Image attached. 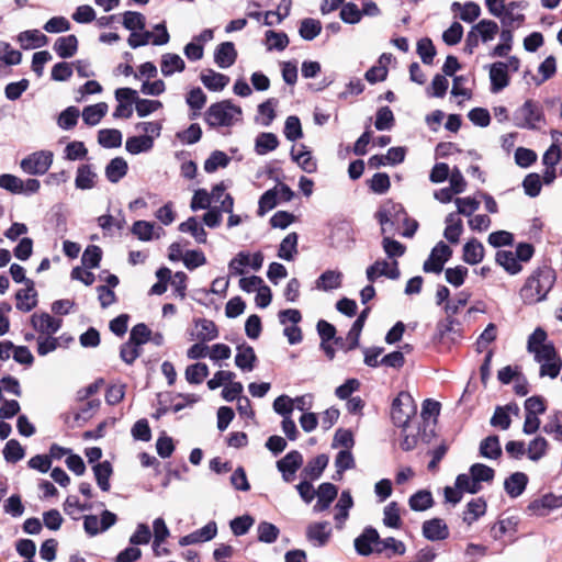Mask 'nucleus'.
<instances>
[{
    "mask_svg": "<svg viewBox=\"0 0 562 562\" xmlns=\"http://www.w3.org/2000/svg\"><path fill=\"white\" fill-rule=\"evenodd\" d=\"M528 352L533 355L535 361L540 364V376L555 379L562 369V359L557 352L554 345L548 341L544 329L538 327L528 337Z\"/></svg>",
    "mask_w": 562,
    "mask_h": 562,
    "instance_id": "obj_1",
    "label": "nucleus"
},
{
    "mask_svg": "<svg viewBox=\"0 0 562 562\" xmlns=\"http://www.w3.org/2000/svg\"><path fill=\"white\" fill-rule=\"evenodd\" d=\"M555 279V271L552 268L543 266L536 269L520 289V299L528 305L544 301L552 290Z\"/></svg>",
    "mask_w": 562,
    "mask_h": 562,
    "instance_id": "obj_2",
    "label": "nucleus"
},
{
    "mask_svg": "<svg viewBox=\"0 0 562 562\" xmlns=\"http://www.w3.org/2000/svg\"><path fill=\"white\" fill-rule=\"evenodd\" d=\"M241 115L239 106L224 100L212 104L205 112V121L210 126H229Z\"/></svg>",
    "mask_w": 562,
    "mask_h": 562,
    "instance_id": "obj_3",
    "label": "nucleus"
},
{
    "mask_svg": "<svg viewBox=\"0 0 562 562\" xmlns=\"http://www.w3.org/2000/svg\"><path fill=\"white\" fill-rule=\"evenodd\" d=\"M417 406L413 396L408 392H400L393 400L391 407V418L395 426L406 431L409 420L416 415Z\"/></svg>",
    "mask_w": 562,
    "mask_h": 562,
    "instance_id": "obj_4",
    "label": "nucleus"
},
{
    "mask_svg": "<svg viewBox=\"0 0 562 562\" xmlns=\"http://www.w3.org/2000/svg\"><path fill=\"white\" fill-rule=\"evenodd\" d=\"M514 124L520 128L536 130L544 122L541 105L533 100H526L513 116Z\"/></svg>",
    "mask_w": 562,
    "mask_h": 562,
    "instance_id": "obj_5",
    "label": "nucleus"
},
{
    "mask_svg": "<svg viewBox=\"0 0 562 562\" xmlns=\"http://www.w3.org/2000/svg\"><path fill=\"white\" fill-rule=\"evenodd\" d=\"M53 160V151L38 150L23 158L20 162V167L27 175L42 176L48 171Z\"/></svg>",
    "mask_w": 562,
    "mask_h": 562,
    "instance_id": "obj_6",
    "label": "nucleus"
},
{
    "mask_svg": "<svg viewBox=\"0 0 562 562\" xmlns=\"http://www.w3.org/2000/svg\"><path fill=\"white\" fill-rule=\"evenodd\" d=\"M154 30H160L159 34H154V32L144 31L143 32H132L127 43L132 48H137L139 46L147 45L151 43L154 45H165L169 42L170 35L167 31L165 23H159L155 25Z\"/></svg>",
    "mask_w": 562,
    "mask_h": 562,
    "instance_id": "obj_7",
    "label": "nucleus"
},
{
    "mask_svg": "<svg viewBox=\"0 0 562 562\" xmlns=\"http://www.w3.org/2000/svg\"><path fill=\"white\" fill-rule=\"evenodd\" d=\"M263 263V255L257 251L252 255L246 251H239L228 263L231 274L241 276L245 273V268L250 267L252 270L258 271Z\"/></svg>",
    "mask_w": 562,
    "mask_h": 562,
    "instance_id": "obj_8",
    "label": "nucleus"
},
{
    "mask_svg": "<svg viewBox=\"0 0 562 562\" xmlns=\"http://www.w3.org/2000/svg\"><path fill=\"white\" fill-rule=\"evenodd\" d=\"M526 8L527 2L525 1H509L497 19L502 26L518 29L526 21V15L522 12Z\"/></svg>",
    "mask_w": 562,
    "mask_h": 562,
    "instance_id": "obj_9",
    "label": "nucleus"
},
{
    "mask_svg": "<svg viewBox=\"0 0 562 562\" xmlns=\"http://www.w3.org/2000/svg\"><path fill=\"white\" fill-rule=\"evenodd\" d=\"M190 340L209 342L218 337V329L215 323L207 318H196L188 331Z\"/></svg>",
    "mask_w": 562,
    "mask_h": 562,
    "instance_id": "obj_10",
    "label": "nucleus"
},
{
    "mask_svg": "<svg viewBox=\"0 0 562 562\" xmlns=\"http://www.w3.org/2000/svg\"><path fill=\"white\" fill-rule=\"evenodd\" d=\"M452 256V249L445 244L439 241L431 250L429 258L424 262L425 272L439 273L443 270V265Z\"/></svg>",
    "mask_w": 562,
    "mask_h": 562,
    "instance_id": "obj_11",
    "label": "nucleus"
},
{
    "mask_svg": "<svg viewBox=\"0 0 562 562\" xmlns=\"http://www.w3.org/2000/svg\"><path fill=\"white\" fill-rule=\"evenodd\" d=\"M367 279L373 283L380 277H386L392 280L400 278L398 262L393 260L387 262L386 260H376L373 265L369 266L366 271Z\"/></svg>",
    "mask_w": 562,
    "mask_h": 562,
    "instance_id": "obj_12",
    "label": "nucleus"
},
{
    "mask_svg": "<svg viewBox=\"0 0 562 562\" xmlns=\"http://www.w3.org/2000/svg\"><path fill=\"white\" fill-rule=\"evenodd\" d=\"M562 507V495L546 494L528 505V510L536 516H547Z\"/></svg>",
    "mask_w": 562,
    "mask_h": 562,
    "instance_id": "obj_13",
    "label": "nucleus"
},
{
    "mask_svg": "<svg viewBox=\"0 0 562 562\" xmlns=\"http://www.w3.org/2000/svg\"><path fill=\"white\" fill-rule=\"evenodd\" d=\"M376 547H379V532L373 527H366L355 539V549L360 555L368 557L375 553Z\"/></svg>",
    "mask_w": 562,
    "mask_h": 562,
    "instance_id": "obj_14",
    "label": "nucleus"
},
{
    "mask_svg": "<svg viewBox=\"0 0 562 562\" xmlns=\"http://www.w3.org/2000/svg\"><path fill=\"white\" fill-rule=\"evenodd\" d=\"M33 328L41 335H54L61 327V319L48 313L33 314L31 317Z\"/></svg>",
    "mask_w": 562,
    "mask_h": 562,
    "instance_id": "obj_15",
    "label": "nucleus"
},
{
    "mask_svg": "<svg viewBox=\"0 0 562 562\" xmlns=\"http://www.w3.org/2000/svg\"><path fill=\"white\" fill-rule=\"evenodd\" d=\"M25 286L15 294L16 308L23 312L32 311L37 304V293L33 280H27Z\"/></svg>",
    "mask_w": 562,
    "mask_h": 562,
    "instance_id": "obj_16",
    "label": "nucleus"
},
{
    "mask_svg": "<svg viewBox=\"0 0 562 562\" xmlns=\"http://www.w3.org/2000/svg\"><path fill=\"white\" fill-rule=\"evenodd\" d=\"M423 536L430 541L445 540L449 537V528L443 519L432 518L424 521Z\"/></svg>",
    "mask_w": 562,
    "mask_h": 562,
    "instance_id": "obj_17",
    "label": "nucleus"
},
{
    "mask_svg": "<svg viewBox=\"0 0 562 562\" xmlns=\"http://www.w3.org/2000/svg\"><path fill=\"white\" fill-rule=\"evenodd\" d=\"M330 535L331 528L327 521L313 522L306 530L307 539L317 547L325 546L329 540Z\"/></svg>",
    "mask_w": 562,
    "mask_h": 562,
    "instance_id": "obj_18",
    "label": "nucleus"
},
{
    "mask_svg": "<svg viewBox=\"0 0 562 562\" xmlns=\"http://www.w3.org/2000/svg\"><path fill=\"white\" fill-rule=\"evenodd\" d=\"M337 494L338 488L334 484L322 483L315 494V496H317V502L313 507L314 512L321 513L326 510L336 498Z\"/></svg>",
    "mask_w": 562,
    "mask_h": 562,
    "instance_id": "obj_19",
    "label": "nucleus"
},
{
    "mask_svg": "<svg viewBox=\"0 0 562 562\" xmlns=\"http://www.w3.org/2000/svg\"><path fill=\"white\" fill-rule=\"evenodd\" d=\"M353 506V499L349 491H342L337 504L335 505V522L338 529L344 528L348 517L349 510Z\"/></svg>",
    "mask_w": 562,
    "mask_h": 562,
    "instance_id": "obj_20",
    "label": "nucleus"
},
{
    "mask_svg": "<svg viewBox=\"0 0 562 562\" xmlns=\"http://www.w3.org/2000/svg\"><path fill=\"white\" fill-rule=\"evenodd\" d=\"M406 552V546L403 541L393 537L381 539L379 537V547L375 548V553L385 554L387 558L402 557Z\"/></svg>",
    "mask_w": 562,
    "mask_h": 562,
    "instance_id": "obj_21",
    "label": "nucleus"
},
{
    "mask_svg": "<svg viewBox=\"0 0 562 562\" xmlns=\"http://www.w3.org/2000/svg\"><path fill=\"white\" fill-rule=\"evenodd\" d=\"M404 213L403 207L400 204H395L392 202L383 204L376 213V218L381 225L382 234L387 232V225H394L395 217L400 214Z\"/></svg>",
    "mask_w": 562,
    "mask_h": 562,
    "instance_id": "obj_22",
    "label": "nucleus"
},
{
    "mask_svg": "<svg viewBox=\"0 0 562 562\" xmlns=\"http://www.w3.org/2000/svg\"><path fill=\"white\" fill-rule=\"evenodd\" d=\"M291 157L305 172L313 173L317 170V161L312 153L306 149V146L301 145L299 149L293 147L291 149Z\"/></svg>",
    "mask_w": 562,
    "mask_h": 562,
    "instance_id": "obj_23",
    "label": "nucleus"
},
{
    "mask_svg": "<svg viewBox=\"0 0 562 562\" xmlns=\"http://www.w3.org/2000/svg\"><path fill=\"white\" fill-rule=\"evenodd\" d=\"M237 58V52L232 42L220 44L214 53V60L220 68L231 67Z\"/></svg>",
    "mask_w": 562,
    "mask_h": 562,
    "instance_id": "obj_24",
    "label": "nucleus"
},
{
    "mask_svg": "<svg viewBox=\"0 0 562 562\" xmlns=\"http://www.w3.org/2000/svg\"><path fill=\"white\" fill-rule=\"evenodd\" d=\"M186 69V63L178 54L166 53L161 55L160 71L165 77H170L176 72H182Z\"/></svg>",
    "mask_w": 562,
    "mask_h": 562,
    "instance_id": "obj_25",
    "label": "nucleus"
},
{
    "mask_svg": "<svg viewBox=\"0 0 562 562\" xmlns=\"http://www.w3.org/2000/svg\"><path fill=\"white\" fill-rule=\"evenodd\" d=\"M98 175L91 165H80L77 168L75 186L79 190H90L97 184Z\"/></svg>",
    "mask_w": 562,
    "mask_h": 562,
    "instance_id": "obj_26",
    "label": "nucleus"
},
{
    "mask_svg": "<svg viewBox=\"0 0 562 562\" xmlns=\"http://www.w3.org/2000/svg\"><path fill=\"white\" fill-rule=\"evenodd\" d=\"M445 238L451 244H458L463 233V222L457 213H449L445 218Z\"/></svg>",
    "mask_w": 562,
    "mask_h": 562,
    "instance_id": "obj_27",
    "label": "nucleus"
},
{
    "mask_svg": "<svg viewBox=\"0 0 562 562\" xmlns=\"http://www.w3.org/2000/svg\"><path fill=\"white\" fill-rule=\"evenodd\" d=\"M18 41L22 48L31 49L46 45L48 38L38 30H29L20 33L18 36Z\"/></svg>",
    "mask_w": 562,
    "mask_h": 562,
    "instance_id": "obj_28",
    "label": "nucleus"
},
{
    "mask_svg": "<svg viewBox=\"0 0 562 562\" xmlns=\"http://www.w3.org/2000/svg\"><path fill=\"white\" fill-rule=\"evenodd\" d=\"M490 79L493 92H498L508 86L509 78L503 61L491 65Z\"/></svg>",
    "mask_w": 562,
    "mask_h": 562,
    "instance_id": "obj_29",
    "label": "nucleus"
},
{
    "mask_svg": "<svg viewBox=\"0 0 562 562\" xmlns=\"http://www.w3.org/2000/svg\"><path fill=\"white\" fill-rule=\"evenodd\" d=\"M528 483V476L522 472H515L504 482V488L510 497L522 494Z\"/></svg>",
    "mask_w": 562,
    "mask_h": 562,
    "instance_id": "obj_30",
    "label": "nucleus"
},
{
    "mask_svg": "<svg viewBox=\"0 0 562 562\" xmlns=\"http://www.w3.org/2000/svg\"><path fill=\"white\" fill-rule=\"evenodd\" d=\"M78 49V40L75 35L58 37L54 44V50L60 58L72 57Z\"/></svg>",
    "mask_w": 562,
    "mask_h": 562,
    "instance_id": "obj_31",
    "label": "nucleus"
},
{
    "mask_svg": "<svg viewBox=\"0 0 562 562\" xmlns=\"http://www.w3.org/2000/svg\"><path fill=\"white\" fill-rule=\"evenodd\" d=\"M485 501L481 497L473 498L467 504L462 519L468 526H471L474 521L482 517L485 514Z\"/></svg>",
    "mask_w": 562,
    "mask_h": 562,
    "instance_id": "obj_32",
    "label": "nucleus"
},
{
    "mask_svg": "<svg viewBox=\"0 0 562 562\" xmlns=\"http://www.w3.org/2000/svg\"><path fill=\"white\" fill-rule=\"evenodd\" d=\"M109 106L105 102H99L93 105H88L82 110V120L89 126H94L108 113Z\"/></svg>",
    "mask_w": 562,
    "mask_h": 562,
    "instance_id": "obj_33",
    "label": "nucleus"
},
{
    "mask_svg": "<svg viewBox=\"0 0 562 562\" xmlns=\"http://www.w3.org/2000/svg\"><path fill=\"white\" fill-rule=\"evenodd\" d=\"M483 258L484 247L479 240L473 238L465 243L462 256L464 262L469 265H477L483 260Z\"/></svg>",
    "mask_w": 562,
    "mask_h": 562,
    "instance_id": "obj_34",
    "label": "nucleus"
},
{
    "mask_svg": "<svg viewBox=\"0 0 562 562\" xmlns=\"http://www.w3.org/2000/svg\"><path fill=\"white\" fill-rule=\"evenodd\" d=\"M328 461L329 459L326 454H318L307 463L302 472V475L311 481L317 480L327 467Z\"/></svg>",
    "mask_w": 562,
    "mask_h": 562,
    "instance_id": "obj_35",
    "label": "nucleus"
},
{
    "mask_svg": "<svg viewBox=\"0 0 562 562\" xmlns=\"http://www.w3.org/2000/svg\"><path fill=\"white\" fill-rule=\"evenodd\" d=\"M127 162L122 157L113 158L105 167V176L112 183L119 182L127 172Z\"/></svg>",
    "mask_w": 562,
    "mask_h": 562,
    "instance_id": "obj_36",
    "label": "nucleus"
},
{
    "mask_svg": "<svg viewBox=\"0 0 562 562\" xmlns=\"http://www.w3.org/2000/svg\"><path fill=\"white\" fill-rule=\"evenodd\" d=\"M179 231L182 233H189L199 244H205L207 238V233L204 227L199 223L195 217H189L186 222H182L179 225Z\"/></svg>",
    "mask_w": 562,
    "mask_h": 562,
    "instance_id": "obj_37",
    "label": "nucleus"
},
{
    "mask_svg": "<svg viewBox=\"0 0 562 562\" xmlns=\"http://www.w3.org/2000/svg\"><path fill=\"white\" fill-rule=\"evenodd\" d=\"M201 81L207 89L221 91L228 85L229 78L210 69L201 75Z\"/></svg>",
    "mask_w": 562,
    "mask_h": 562,
    "instance_id": "obj_38",
    "label": "nucleus"
},
{
    "mask_svg": "<svg viewBox=\"0 0 562 562\" xmlns=\"http://www.w3.org/2000/svg\"><path fill=\"white\" fill-rule=\"evenodd\" d=\"M342 273L336 270H326L316 280V288L323 291L338 289L341 285Z\"/></svg>",
    "mask_w": 562,
    "mask_h": 562,
    "instance_id": "obj_39",
    "label": "nucleus"
},
{
    "mask_svg": "<svg viewBox=\"0 0 562 562\" xmlns=\"http://www.w3.org/2000/svg\"><path fill=\"white\" fill-rule=\"evenodd\" d=\"M496 262L503 267L509 274H517L522 267L518 262L516 255L509 250H499L496 252Z\"/></svg>",
    "mask_w": 562,
    "mask_h": 562,
    "instance_id": "obj_40",
    "label": "nucleus"
},
{
    "mask_svg": "<svg viewBox=\"0 0 562 562\" xmlns=\"http://www.w3.org/2000/svg\"><path fill=\"white\" fill-rule=\"evenodd\" d=\"M549 442L542 436L535 437L526 448L529 460L537 462L541 460L548 452Z\"/></svg>",
    "mask_w": 562,
    "mask_h": 562,
    "instance_id": "obj_41",
    "label": "nucleus"
},
{
    "mask_svg": "<svg viewBox=\"0 0 562 562\" xmlns=\"http://www.w3.org/2000/svg\"><path fill=\"white\" fill-rule=\"evenodd\" d=\"M292 0H281L277 11H267L265 13L263 24L268 26L280 24L290 14Z\"/></svg>",
    "mask_w": 562,
    "mask_h": 562,
    "instance_id": "obj_42",
    "label": "nucleus"
},
{
    "mask_svg": "<svg viewBox=\"0 0 562 562\" xmlns=\"http://www.w3.org/2000/svg\"><path fill=\"white\" fill-rule=\"evenodd\" d=\"M256 360L257 357L252 347L246 346L238 348V352L235 357V363L240 370L247 372L252 371Z\"/></svg>",
    "mask_w": 562,
    "mask_h": 562,
    "instance_id": "obj_43",
    "label": "nucleus"
},
{
    "mask_svg": "<svg viewBox=\"0 0 562 562\" xmlns=\"http://www.w3.org/2000/svg\"><path fill=\"white\" fill-rule=\"evenodd\" d=\"M297 239L296 233L288 234L279 246L278 256L288 261L293 260L297 254Z\"/></svg>",
    "mask_w": 562,
    "mask_h": 562,
    "instance_id": "obj_44",
    "label": "nucleus"
},
{
    "mask_svg": "<svg viewBox=\"0 0 562 562\" xmlns=\"http://www.w3.org/2000/svg\"><path fill=\"white\" fill-rule=\"evenodd\" d=\"M279 146V139L273 133H260L255 140V150L258 155H266Z\"/></svg>",
    "mask_w": 562,
    "mask_h": 562,
    "instance_id": "obj_45",
    "label": "nucleus"
},
{
    "mask_svg": "<svg viewBox=\"0 0 562 562\" xmlns=\"http://www.w3.org/2000/svg\"><path fill=\"white\" fill-rule=\"evenodd\" d=\"M98 143L104 148H117L122 145V133L116 128L100 130Z\"/></svg>",
    "mask_w": 562,
    "mask_h": 562,
    "instance_id": "obj_46",
    "label": "nucleus"
},
{
    "mask_svg": "<svg viewBox=\"0 0 562 562\" xmlns=\"http://www.w3.org/2000/svg\"><path fill=\"white\" fill-rule=\"evenodd\" d=\"M154 146L151 137L132 136L126 139L125 148L132 155L149 151Z\"/></svg>",
    "mask_w": 562,
    "mask_h": 562,
    "instance_id": "obj_47",
    "label": "nucleus"
},
{
    "mask_svg": "<svg viewBox=\"0 0 562 562\" xmlns=\"http://www.w3.org/2000/svg\"><path fill=\"white\" fill-rule=\"evenodd\" d=\"M473 29L479 34L483 43L493 41L499 31L498 24L493 20H481L476 23Z\"/></svg>",
    "mask_w": 562,
    "mask_h": 562,
    "instance_id": "obj_48",
    "label": "nucleus"
},
{
    "mask_svg": "<svg viewBox=\"0 0 562 562\" xmlns=\"http://www.w3.org/2000/svg\"><path fill=\"white\" fill-rule=\"evenodd\" d=\"M480 454L486 459H497L502 454V448L497 436H488L480 443Z\"/></svg>",
    "mask_w": 562,
    "mask_h": 562,
    "instance_id": "obj_49",
    "label": "nucleus"
},
{
    "mask_svg": "<svg viewBox=\"0 0 562 562\" xmlns=\"http://www.w3.org/2000/svg\"><path fill=\"white\" fill-rule=\"evenodd\" d=\"M384 526L400 529L402 526L401 509L396 502L389 503L383 509Z\"/></svg>",
    "mask_w": 562,
    "mask_h": 562,
    "instance_id": "obj_50",
    "label": "nucleus"
},
{
    "mask_svg": "<svg viewBox=\"0 0 562 562\" xmlns=\"http://www.w3.org/2000/svg\"><path fill=\"white\" fill-rule=\"evenodd\" d=\"M434 504L432 495L429 491L422 490L413 494L408 499L412 510L423 512L430 508Z\"/></svg>",
    "mask_w": 562,
    "mask_h": 562,
    "instance_id": "obj_51",
    "label": "nucleus"
},
{
    "mask_svg": "<svg viewBox=\"0 0 562 562\" xmlns=\"http://www.w3.org/2000/svg\"><path fill=\"white\" fill-rule=\"evenodd\" d=\"M302 464L303 456L299 451L292 450L277 462V468L286 472H296Z\"/></svg>",
    "mask_w": 562,
    "mask_h": 562,
    "instance_id": "obj_52",
    "label": "nucleus"
},
{
    "mask_svg": "<svg viewBox=\"0 0 562 562\" xmlns=\"http://www.w3.org/2000/svg\"><path fill=\"white\" fill-rule=\"evenodd\" d=\"M322 23L318 20L306 18L301 21L299 33L305 41H312L321 34Z\"/></svg>",
    "mask_w": 562,
    "mask_h": 562,
    "instance_id": "obj_53",
    "label": "nucleus"
},
{
    "mask_svg": "<svg viewBox=\"0 0 562 562\" xmlns=\"http://www.w3.org/2000/svg\"><path fill=\"white\" fill-rule=\"evenodd\" d=\"M184 375L189 383L200 384L209 375V367L205 363L196 362L187 367Z\"/></svg>",
    "mask_w": 562,
    "mask_h": 562,
    "instance_id": "obj_54",
    "label": "nucleus"
},
{
    "mask_svg": "<svg viewBox=\"0 0 562 562\" xmlns=\"http://www.w3.org/2000/svg\"><path fill=\"white\" fill-rule=\"evenodd\" d=\"M97 483L99 487L106 492L110 488V476L112 474V467L108 461L98 463L93 467Z\"/></svg>",
    "mask_w": 562,
    "mask_h": 562,
    "instance_id": "obj_55",
    "label": "nucleus"
},
{
    "mask_svg": "<svg viewBox=\"0 0 562 562\" xmlns=\"http://www.w3.org/2000/svg\"><path fill=\"white\" fill-rule=\"evenodd\" d=\"M80 111L78 108L71 105L65 109L57 119V124L63 130H71L76 126Z\"/></svg>",
    "mask_w": 562,
    "mask_h": 562,
    "instance_id": "obj_56",
    "label": "nucleus"
},
{
    "mask_svg": "<svg viewBox=\"0 0 562 562\" xmlns=\"http://www.w3.org/2000/svg\"><path fill=\"white\" fill-rule=\"evenodd\" d=\"M231 161V158L221 150H215L204 162V170L209 173L216 171L218 168H225Z\"/></svg>",
    "mask_w": 562,
    "mask_h": 562,
    "instance_id": "obj_57",
    "label": "nucleus"
},
{
    "mask_svg": "<svg viewBox=\"0 0 562 562\" xmlns=\"http://www.w3.org/2000/svg\"><path fill=\"white\" fill-rule=\"evenodd\" d=\"M457 206V216L464 215L470 217L480 207V202L471 196L457 198L453 200Z\"/></svg>",
    "mask_w": 562,
    "mask_h": 562,
    "instance_id": "obj_58",
    "label": "nucleus"
},
{
    "mask_svg": "<svg viewBox=\"0 0 562 562\" xmlns=\"http://www.w3.org/2000/svg\"><path fill=\"white\" fill-rule=\"evenodd\" d=\"M25 451L21 443L15 439L7 441L3 448V457L5 461L15 463L24 458Z\"/></svg>",
    "mask_w": 562,
    "mask_h": 562,
    "instance_id": "obj_59",
    "label": "nucleus"
},
{
    "mask_svg": "<svg viewBox=\"0 0 562 562\" xmlns=\"http://www.w3.org/2000/svg\"><path fill=\"white\" fill-rule=\"evenodd\" d=\"M132 233L143 241L151 240L155 236V225L147 221H136L132 226Z\"/></svg>",
    "mask_w": 562,
    "mask_h": 562,
    "instance_id": "obj_60",
    "label": "nucleus"
},
{
    "mask_svg": "<svg viewBox=\"0 0 562 562\" xmlns=\"http://www.w3.org/2000/svg\"><path fill=\"white\" fill-rule=\"evenodd\" d=\"M123 25L125 29L136 32L145 29V16L135 11H126L123 14Z\"/></svg>",
    "mask_w": 562,
    "mask_h": 562,
    "instance_id": "obj_61",
    "label": "nucleus"
},
{
    "mask_svg": "<svg viewBox=\"0 0 562 562\" xmlns=\"http://www.w3.org/2000/svg\"><path fill=\"white\" fill-rule=\"evenodd\" d=\"M340 19L348 24H356L361 21L362 12L353 2L342 4L340 10Z\"/></svg>",
    "mask_w": 562,
    "mask_h": 562,
    "instance_id": "obj_62",
    "label": "nucleus"
},
{
    "mask_svg": "<svg viewBox=\"0 0 562 562\" xmlns=\"http://www.w3.org/2000/svg\"><path fill=\"white\" fill-rule=\"evenodd\" d=\"M65 159L75 161L87 157L88 149L82 142L74 140L65 147Z\"/></svg>",
    "mask_w": 562,
    "mask_h": 562,
    "instance_id": "obj_63",
    "label": "nucleus"
},
{
    "mask_svg": "<svg viewBox=\"0 0 562 562\" xmlns=\"http://www.w3.org/2000/svg\"><path fill=\"white\" fill-rule=\"evenodd\" d=\"M543 431L553 435L555 439L562 440V412H555L549 416L548 422L543 426Z\"/></svg>",
    "mask_w": 562,
    "mask_h": 562,
    "instance_id": "obj_64",
    "label": "nucleus"
}]
</instances>
